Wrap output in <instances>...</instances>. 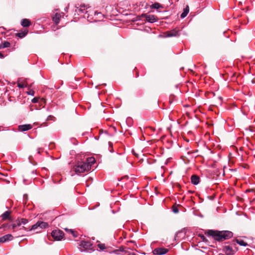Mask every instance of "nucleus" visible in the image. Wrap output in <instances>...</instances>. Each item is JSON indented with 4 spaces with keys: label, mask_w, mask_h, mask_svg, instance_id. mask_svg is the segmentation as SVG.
Returning <instances> with one entry per match:
<instances>
[{
    "label": "nucleus",
    "mask_w": 255,
    "mask_h": 255,
    "mask_svg": "<svg viewBox=\"0 0 255 255\" xmlns=\"http://www.w3.org/2000/svg\"><path fill=\"white\" fill-rule=\"evenodd\" d=\"M209 236L213 237V238L218 241H223L226 240L231 238L233 234L232 232L229 231H216L210 230L207 232Z\"/></svg>",
    "instance_id": "obj_1"
},
{
    "label": "nucleus",
    "mask_w": 255,
    "mask_h": 255,
    "mask_svg": "<svg viewBox=\"0 0 255 255\" xmlns=\"http://www.w3.org/2000/svg\"><path fill=\"white\" fill-rule=\"evenodd\" d=\"M90 170V165L86 164L85 161H78L72 167L70 173L71 176L75 174H79L80 173L87 172Z\"/></svg>",
    "instance_id": "obj_2"
},
{
    "label": "nucleus",
    "mask_w": 255,
    "mask_h": 255,
    "mask_svg": "<svg viewBox=\"0 0 255 255\" xmlns=\"http://www.w3.org/2000/svg\"><path fill=\"white\" fill-rule=\"evenodd\" d=\"M52 237L57 241L61 240L64 236L63 232L60 230H53L51 233Z\"/></svg>",
    "instance_id": "obj_3"
},
{
    "label": "nucleus",
    "mask_w": 255,
    "mask_h": 255,
    "mask_svg": "<svg viewBox=\"0 0 255 255\" xmlns=\"http://www.w3.org/2000/svg\"><path fill=\"white\" fill-rule=\"evenodd\" d=\"M81 252L92 250V244L88 241H82L79 245Z\"/></svg>",
    "instance_id": "obj_4"
},
{
    "label": "nucleus",
    "mask_w": 255,
    "mask_h": 255,
    "mask_svg": "<svg viewBox=\"0 0 255 255\" xmlns=\"http://www.w3.org/2000/svg\"><path fill=\"white\" fill-rule=\"evenodd\" d=\"M48 224L46 222L43 221H38L34 225H32L30 230H35L39 228L40 229H45L48 227Z\"/></svg>",
    "instance_id": "obj_5"
},
{
    "label": "nucleus",
    "mask_w": 255,
    "mask_h": 255,
    "mask_svg": "<svg viewBox=\"0 0 255 255\" xmlns=\"http://www.w3.org/2000/svg\"><path fill=\"white\" fill-rule=\"evenodd\" d=\"M168 252V250L164 248H158L155 249L153 253L155 255H163L166 254Z\"/></svg>",
    "instance_id": "obj_6"
},
{
    "label": "nucleus",
    "mask_w": 255,
    "mask_h": 255,
    "mask_svg": "<svg viewBox=\"0 0 255 255\" xmlns=\"http://www.w3.org/2000/svg\"><path fill=\"white\" fill-rule=\"evenodd\" d=\"M32 128V126L30 124L22 125L18 126V130L21 131L28 130Z\"/></svg>",
    "instance_id": "obj_7"
},
{
    "label": "nucleus",
    "mask_w": 255,
    "mask_h": 255,
    "mask_svg": "<svg viewBox=\"0 0 255 255\" xmlns=\"http://www.w3.org/2000/svg\"><path fill=\"white\" fill-rule=\"evenodd\" d=\"M13 237L11 234H7L0 238V243L11 241Z\"/></svg>",
    "instance_id": "obj_8"
},
{
    "label": "nucleus",
    "mask_w": 255,
    "mask_h": 255,
    "mask_svg": "<svg viewBox=\"0 0 255 255\" xmlns=\"http://www.w3.org/2000/svg\"><path fill=\"white\" fill-rule=\"evenodd\" d=\"M145 18L147 21L153 23L157 20V18L154 15H148L145 16Z\"/></svg>",
    "instance_id": "obj_9"
},
{
    "label": "nucleus",
    "mask_w": 255,
    "mask_h": 255,
    "mask_svg": "<svg viewBox=\"0 0 255 255\" xmlns=\"http://www.w3.org/2000/svg\"><path fill=\"white\" fill-rule=\"evenodd\" d=\"M191 180L192 183L194 185H197L200 182V178L199 176L195 175L191 176Z\"/></svg>",
    "instance_id": "obj_10"
},
{
    "label": "nucleus",
    "mask_w": 255,
    "mask_h": 255,
    "mask_svg": "<svg viewBox=\"0 0 255 255\" xmlns=\"http://www.w3.org/2000/svg\"><path fill=\"white\" fill-rule=\"evenodd\" d=\"M61 18V14L58 13H56L54 16L53 17V20L56 23L58 24L59 23Z\"/></svg>",
    "instance_id": "obj_11"
},
{
    "label": "nucleus",
    "mask_w": 255,
    "mask_h": 255,
    "mask_svg": "<svg viewBox=\"0 0 255 255\" xmlns=\"http://www.w3.org/2000/svg\"><path fill=\"white\" fill-rule=\"evenodd\" d=\"M178 35V32L175 30L168 31L166 33V35L165 37H173Z\"/></svg>",
    "instance_id": "obj_12"
},
{
    "label": "nucleus",
    "mask_w": 255,
    "mask_h": 255,
    "mask_svg": "<svg viewBox=\"0 0 255 255\" xmlns=\"http://www.w3.org/2000/svg\"><path fill=\"white\" fill-rule=\"evenodd\" d=\"M86 164L90 165V170L91 169L92 165L95 162V159L93 157H90L87 159L85 162Z\"/></svg>",
    "instance_id": "obj_13"
},
{
    "label": "nucleus",
    "mask_w": 255,
    "mask_h": 255,
    "mask_svg": "<svg viewBox=\"0 0 255 255\" xmlns=\"http://www.w3.org/2000/svg\"><path fill=\"white\" fill-rule=\"evenodd\" d=\"M189 11V8L188 5L186 6V7L184 9L183 12L181 13L180 17L182 18H184L185 17L187 14L188 13Z\"/></svg>",
    "instance_id": "obj_14"
},
{
    "label": "nucleus",
    "mask_w": 255,
    "mask_h": 255,
    "mask_svg": "<svg viewBox=\"0 0 255 255\" xmlns=\"http://www.w3.org/2000/svg\"><path fill=\"white\" fill-rule=\"evenodd\" d=\"M30 21L28 19H23L22 20L21 24L23 27H28L30 25Z\"/></svg>",
    "instance_id": "obj_15"
},
{
    "label": "nucleus",
    "mask_w": 255,
    "mask_h": 255,
    "mask_svg": "<svg viewBox=\"0 0 255 255\" xmlns=\"http://www.w3.org/2000/svg\"><path fill=\"white\" fill-rule=\"evenodd\" d=\"M10 212L9 211H5L4 213H3L1 215V217L2 220H5L6 219H8L9 218V215H10Z\"/></svg>",
    "instance_id": "obj_16"
},
{
    "label": "nucleus",
    "mask_w": 255,
    "mask_h": 255,
    "mask_svg": "<svg viewBox=\"0 0 255 255\" xmlns=\"http://www.w3.org/2000/svg\"><path fill=\"white\" fill-rule=\"evenodd\" d=\"M89 7L88 5H86L85 4L81 5L80 8L78 9V10L82 13L87 12L85 11V10Z\"/></svg>",
    "instance_id": "obj_17"
},
{
    "label": "nucleus",
    "mask_w": 255,
    "mask_h": 255,
    "mask_svg": "<svg viewBox=\"0 0 255 255\" xmlns=\"http://www.w3.org/2000/svg\"><path fill=\"white\" fill-rule=\"evenodd\" d=\"M236 242L237 244L240 245V246L246 247L247 246V243H246L244 241L241 239L236 240Z\"/></svg>",
    "instance_id": "obj_18"
},
{
    "label": "nucleus",
    "mask_w": 255,
    "mask_h": 255,
    "mask_svg": "<svg viewBox=\"0 0 255 255\" xmlns=\"http://www.w3.org/2000/svg\"><path fill=\"white\" fill-rule=\"evenodd\" d=\"M20 226V223L19 222V221H18V220L17 219L15 221V222L13 224H12V225H11V229H14L15 228L19 227Z\"/></svg>",
    "instance_id": "obj_19"
},
{
    "label": "nucleus",
    "mask_w": 255,
    "mask_h": 255,
    "mask_svg": "<svg viewBox=\"0 0 255 255\" xmlns=\"http://www.w3.org/2000/svg\"><path fill=\"white\" fill-rule=\"evenodd\" d=\"M27 32H25V31H23V32H19V33H17L16 34V35L18 37H19V38H23L24 37H25L26 36V35L27 34Z\"/></svg>",
    "instance_id": "obj_20"
},
{
    "label": "nucleus",
    "mask_w": 255,
    "mask_h": 255,
    "mask_svg": "<svg viewBox=\"0 0 255 255\" xmlns=\"http://www.w3.org/2000/svg\"><path fill=\"white\" fill-rule=\"evenodd\" d=\"M18 221H19L20 225L21 224L25 225L26 224H27L28 223V220L24 218L18 219Z\"/></svg>",
    "instance_id": "obj_21"
},
{
    "label": "nucleus",
    "mask_w": 255,
    "mask_h": 255,
    "mask_svg": "<svg viewBox=\"0 0 255 255\" xmlns=\"http://www.w3.org/2000/svg\"><path fill=\"white\" fill-rule=\"evenodd\" d=\"M65 230L68 232V233H71L73 236L74 237H77V235H76L75 232L72 230V229H65Z\"/></svg>",
    "instance_id": "obj_22"
},
{
    "label": "nucleus",
    "mask_w": 255,
    "mask_h": 255,
    "mask_svg": "<svg viewBox=\"0 0 255 255\" xmlns=\"http://www.w3.org/2000/svg\"><path fill=\"white\" fill-rule=\"evenodd\" d=\"M160 5L159 3H157V2H155L154 3H153L151 6V7L152 8H155V9H158L160 7Z\"/></svg>",
    "instance_id": "obj_23"
},
{
    "label": "nucleus",
    "mask_w": 255,
    "mask_h": 255,
    "mask_svg": "<svg viewBox=\"0 0 255 255\" xmlns=\"http://www.w3.org/2000/svg\"><path fill=\"white\" fill-rule=\"evenodd\" d=\"M10 43L9 42H7V41H4L2 44V47L3 48H7V47H8L10 46Z\"/></svg>",
    "instance_id": "obj_24"
},
{
    "label": "nucleus",
    "mask_w": 255,
    "mask_h": 255,
    "mask_svg": "<svg viewBox=\"0 0 255 255\" xmlns=\"http://www.w3.org/2000/svg\"><path fill=\"white\" fill-rule=\"evenodd\" d=\"M17 86L19 88H23L27 86V84L25 83H18L17 84Z\"/></svg>",
    "instance_id": "obj_25"
},
{
    "label": "nucleus",
    "mask_w": 255,
    "mask_h": 255,
    "mask_svg": "<svg viewBox=\"0 0 255 255\" xmlns=\"http://www.w3.org/2000/svg\"><path fill=\"white\" fill-rule=\"evenodd\" d=\"M225 251L227 254H230V253L231 251V249L229 246H227L225 247Z\"/></svg>",
    "instance_id": "obj_26"
},
{
    "label": "nucleus",
    "mask_w": 255,
    "mask_h": 255,
    "mask_svg": "<svg viewBox=\"0 0 255 255\" xmlns=\"http://www.w3.org/2000/svg\"><path fill=\"white\" fill-rule=\"evenodd\" d=\"M98 247L100 248L101 250H103L105 248L104 244H99Z\"/></svg>",
    "instance_id": "obj_27"
},
{
    "label": "nucleus",
    "mask_w": 255,
    "mask_h": 255,
    "mask_svg": "<svg viewBox=\"0 0 255 255\" xmlns=\"http://www.w3.org/2000/svg\"><path fill=\"white\" fill-rule=\"evenodd\" d=\"M173 212L175 213H177L179 212V210L177 208H174L173 209Z\"/></svg>",
    "instance_id": "obj_28"
},
{
    "label": "nucleus",
    "mask_w": 255,
    "mask_h": 255,
    "mask_svg": "<svg viewBox=\"0 0 255 255\" xmlns=\"http://www.w3.org/2000/svg\"><path fill=\"white\" fill-rule=\"evenodd\" d=\"M54 117H52V116H49L47 118V119L46 120L47 121H49V120H52V119Z\"/></svg>",
    "instance_id": "obj_29"
},
{
    "label": "nucleus",
    "mask_w": 255,
    "mask_h": 255,
    "mask_svg": "<svg viewBox=\"0 0 255 255\" xmlns=\"http://www.w3.org/2000/svg\"><path fill=\"white\" fill-rule=\"evenodd\" d=\"M4 58L3 55L1 52H0V58Z\"/></svg>",
    "instance_id": "obj_30"
},
{
    "label": "nucleus",
    "mask_w": 255,
    "mask_h": 255,
    "mask_svg": "<svg viewBox=\"0 0 255 255\" xmlns=\"http://www.w3.org/2000/svg\"><path fill=\"white\" fill-rule=\"evenodd\" d=\"M109 146H110V147H112V145H113V144H112V142H109Z\"/></svg>",
    "instance_id": "obj_31"
},
{
    "label": "nucleus",
    "mask_w": 255,
    "mask_h": 255,
    "mask_svg": "<svg viewBox=\"0 0 255 255\" xmlns=\"http://www.w3.org/2000/svg\"><path fill=\"white\" fill-rule=\"evenodd\" d=\"M104 133H105L106 135H109V133H108V131H104Z\"/></svg>",
    "instance_id": "obj_32"
},
{
    "label": "nucleus",
    "mask_w": 255,
    "mask_h": 255,
    "mask_svg": "<svg viewBox=\"0 0 255 255\" xmlns=\"http://www.w3.org/2000/svg\"><path fill=\"white\" fill-rule=\"evenodd\" d=\"M28 94H29V95H33V93H32V94H31V92H29V93H28Z\"/></svg>",
    "instance_id": "obj_33"
},
{
    "label": "nucleus",
    "mask_w": 255,
    "mask_h": 255,
    "mask_svg": "<svg viewBox=\"0 0 255 255\" xmlns=\"http://www.w3.org/2000/svg\"><path fill=\"white\" fill-rule=\"evenodd\" d=\"M1 48H3L2 47V44H0V49H1Z\"/></svg>",
    "instance_id": "obj_34"
},
{
    "label": "nucleus",
    "mask_w": 255,
    "mask_h": 255,
    "mask_svg": "<svg viewBox=\"0 0 255 255\" xmlns=\"http://www.w3.org/2000/svg\"><path fill=\"white\" fill-rule=\"evenodd\" d=\"M110 152H113V149H112H112H111L110 150Z\"/></svg>",
    "instance_id": "obj_35"
},
{
    "label": "nucleus",
    "mask_w": 255,
    "mask_h": 255,
    "mask_svg": "<svg viewBox=\"0 0 255 255\" xmlns=\"http://www.w3.org/2000/svg\"><path fill=\"white\" fill-rule=\"evenodd\" d=\"M99 13H98V12H95V14H99Z\"/></svg>",
    "instance_id": "obj_36"
},
{
    "label": "nucleus",
    "mask_w": 255,
    "mask_h": 255,
    "mask_svg": "<svg viewBox=\"0 0 255 255\" xmlns=\"http://www.w3.org/2000/svg\"><path fill=\"white\" fill-rule=\"evenodd\" d=\"M38 153H40V151L39 150V149H38V151H37Z\"/></svg>",
    "instance_id": "obj_37"
}]
</instances>
